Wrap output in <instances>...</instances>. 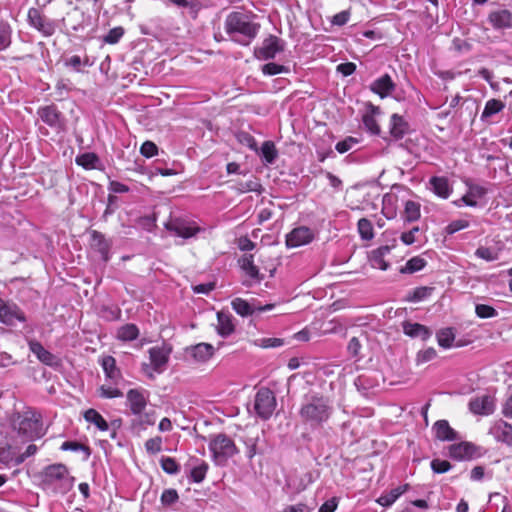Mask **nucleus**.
<instances>
[{
  "label": "nucleus",
  "instance_id": "f257e3e1",
  "mask_svg": "<svg viewBox=\"0 0 512 512\" xmlns=\"http://www.w3.org/2000/svg\"><path fill=\"white\" fill-rule=\"evenodd\" d=\"M253 12L233 11L225 19V32L231 40L243 45H249L258 35L261 25L255 22Z\"/></svg>",
  "mask_w": 512,
  "mask_h": 512
},
{
  "label": "nucleus",
  "instance_id": "f03ea898",
  "mask_svg": "<svg viewBox=\"0 0 512 512\" xmlns=\"http://www.w3.org/2000/svg\"><path fill=\"white\" fill-rule=\"evenodd\" d=\"M333 413L329 398L319 394L305 395L299 410L301 420L312 427L327 422Z\"/></svg>",
  "mask_w": 512,
  "mask_h": 512
},
{
  "label": "nucleus",
  "instance_id": "7ed1b4c3",
  "mask_svg": "<svg viewBox=\"0 0 512 512\" xmlns=\"http://www.w3.org/2000/svg\"><path fill=\"white\" fill-rule=\"evenodd\" d=\"M127 404L130 411L136 418L132 419L131 427L133 429H145L148 425H154V413L144 412L147 406V397L139 389H130L127 394Z\"/></svg>",
  "mask_w": 512,
  "mask_h": 512
},
{
  "label": "nucleus",
  "instance_id": "20e7f679",
  "mask_svg": "<svg viewBox=\"0 0 512 512\" xmlns=\"http://www.w3.org/2000/svg\"><path fill=\"white\" fill-rule=\"evenodd\" d=\"M13 425L18 435L28 440L41 438L46 432L43 428L41 413L34 409L18 413Z\"/></svg>",
  "mask_w": 512,
  "mask_h": 512
},
{
  "label": "nucleus",
  "instance_id": "39448f33",
  "mask_svg": "<svg viewBox=\"0 0 512 512\" xmlns=\"http://www.w3.org/2000/svg\"><path fill=\"white\" fill-rule=\"evenodd\" d=\"M42 482L46 486L54 487L57 492L65 494L72 489L74 477L69 474L64 464L57 463L45 467L42 472Z\"/></svg>",
  "mask_w": 512,
  "mask_h": 512
},
{
  "label": "nucleus",
  "instance_id": "423d86ee",
  "mask_svg": "<svg viewBox=\"0 0 512 512\" xmlns=\"http://www.w3.org/2000/svg\"><path fill=\"white\" fill-rule=\"evenodd\" d=\"M208 447L213 461L219 466L226 465L228 459L239 452L234 441L224 433L212 435Z\"/></svg>",
  "mask_w": 512,
  "mask_h": 512
},
{
  "label": "nucleus",
  "instance_id": "0eeeda50",
  "mask_svg": "<svg viewBox=\"0 0 512 512\" xmlns=\"http://www.w3.org/2000/svg\"><path fill=\"white\" fill-rule=\"evenodd\" d=\"M276 408V398L269 388H261L255 395L254 409L257 415L268 420Z\"/></svg>",
  "mask_w": 512,
  "mask_h": 512
},
{
  "label": "nucleus",
  "instance_id": "6e6552de",
  "mask_svg": "<svg viewBox=\"0 0 512 512\" xmlns=\"http://www.w3.org/2000/svg\"><path fill=\"white\" fill-rule=\"evenodd\" d=\"M28 23L44 37L52 36L56 31V23L38 8H30L27 14Z\"/></svg>",
  "mask_w": 512,
  "mask_h": 512
},
{
  "label": "nucleus",
  "instance_id": "1a4fd4ad",
  "mask_svg": "<svg viewBox=\"0 0 512 512\" xmlns=\"http://www.w3.org/2000/svg\"><path fill=\"white\" fill-rule=\"evenodd\" d=\"M40 119L51 127L55 132L59 133L65 129V119L62 112L55 104L40 107L37 111Z\"/></svg>",
  "mask_w": 512,
  "mask_h": 512
},
{
  "label": "nucleus",
  "instance_id": "9d476101",
  "mask_svg": "<svg viewBox=\"0 0 512 512\" xmlns=\"http://www.w3.org/2000/svg\"><path fill=\"white\" fill-rule=\"evenodd\" d=\"M17 321L26 322L23 310L16 303L0 298V322L8 326H14Z\"/></svg>",
  "mask_w": 512,
  "mask_h": 512
},
{
  "label": "nucleus",
  "instance_id": "9b49d317",
  "mask_svg": "<svg viewBox=\"0 0 512 512\" xmlns=\"http://www.w3.org/2000/svg\"><path fill=\"white\" fill-rule=\"evenodd\" d=\"M284 50V45L277 36L269 35L266 37L262 46L255 49V56L261 60H269L275 58V56Z\"/></svg>",
  "mask_w": 512,
  "mask_h": 512
},
{
  "label": "nucleus",
  "instance_id": "f8f14e48",
  "mask_svg": "<svg viewBox=\"0 0 512 512\" xmlns=\"http://www.w3.org/2000/svg\"><path fill=\"white\" fill-rule=\"evenodd\" d=\"M314 238V232L308 226H296L286 235V245L289 248L308 244Z\"/></svg>",
  "mask_w": 512,
  "mask_h": 512
},
{
  "label": "nucleus",
  "instance_id": "ddd939ff",
  "mask_svg": "<svg viewBox=\"0 0 512 512\" xmlns=\"http://www.w3.org/2000/svg\"><path fill=\"white\" fill-rule=\"evenodd\" d=\"M62 23L68 33L82 30L85 27V13L78 6H75L66 13Z\"/></svg>",
  "mask_w": 512,
  "mask_h": 512
},
{
  "label": "nucleus",
  "instance_id": "4468645a",
  "mask_svg": "<svg viewBox=\"0 0 512 512\" xmlns=\"http://www.w3.org/2000/svg\"><path fill=\"white\" fill-rule=\"evenodd\" d=\"M488 22L496 30L512 28V12L505 8L493 10L488 15Z\"/></svg>",
  "mask_w": 512,
  "mask_h": 512
},
{
  "label": "nucleus",
  "instance_id": "2eb2a0df",
  "mask_svg": "<svg viewBox=\"0 0 512 512\" xmlns=\"http://www.w3.org/2000/svg\"><path fill=\"white\" fill-rule=\"evenodd\" d=\"M478 448L469 442H461L459 444H452L449 447V455L453 459L464 460L472 459L479 456L477 453Z\"/></svg>",
  "mask_w": 512,
  "mask_h": 512
},
{
  "label": "nucleus",
  "instance_id": "dca6fc26",
  "mask_svg": "<svg viewBox=\"0 0 512 512\" xmlns=\"http://www.w3.org/2000/svg\"><path fill=\"white\" fill-rule=\"evenodd\" d=\"M170 353L171 348L165 346L149 349L150 362L156 372L161 373L165 369Z\"/></svg>",
  "mask_w": 512,
  "mask_h": 512
},
{
  "label": "nucleus",
  "instance_id": "f3484780",
  "mask_svg": "<svg viewBox=\"0 0 512 512\" xmlns=\"http://www.w3.org/2000/svg\"><path fill=\"white\" fill-rule=\"evenodd\" d=\"M90 246L101 255L104 262L109 261L111 242L106 239L103 234L95 230L91 231Z\"/></svg>",
  "mask_w": 512,
  "mask_h": 512
},
{
  "label": "nucleus",
  "instance_id": "a211bd4d",
  "mask_svg": "<svg viewBox=\"0 0 512 512\" xmlns=\"http://www.w3.org/2000/svg\"><path fill=\"white\" fill-rule=\"evenodd\" d=\"M29 349L43 364L50 367H56L59 365L57 357L46 350L40 342L36 340L29 341Z\"/></svg>",
  "mask_w": 512,
  "mask_h": 512
},
{
  "label": "nucleus",
  "instance_id": "6ab92c4d",
  "mask_svg": "<svg viewBox=\"0 0 512 512\" xmlns=\"http://www.w3.org/2000/svg\"><path fill=\"white\" fill-rule=\"evenodd\" d=\"M233 310L240 316L246 317L252 315L257 311H268L274 308V304H267L265 306L254 307L249 302L242 298H235L231 302Z\"/></svg>",
  "mask_w": 512,
  "mask_h": 512
},
{
  "label": "nucleus",
  "instance_id": "aec40b11",
  "mask_svg": "<svg viewBox=\"0 0 512 512\" xmlns=\"http://www.w3.org/2000/svg\"><path fill=\"white\" fill-rule=\"evenodd\" d=\"M394 89L395 84L389 74L382 75L374 80L370 85V90L381 98H385L390 95Z\"/></svg>",
  "mask_w": 512,
  "mask_h": 512
},
{
  "label": "nucleus",
  "instance_id": "412c9836",
  "mask_svg": "<svg viewBox=\"0 0 512 512\" xmlns=\"http://www.w3.org/2000/svg\"><path fill=\"white\" fill-rule=\"evenodd\" d=\"M489 433L498 441L508 445L512 444V425L499 420L493 424Z\"/></svg>",
  "mask_w": 512,
  "mask_h": 512
},
{
  "label": "nucleus",
  "instance_id": "4be33fe9",
  "mask_svg": "<svg viewBox=\"0 0 512 512\" xmlns=\"http://www.w3.org/2000/svg\"><path fill=\"white\" fill-rule=\"evenodd\" d=\"M392 246L384 245L381 246L369 254V263L372 268L386 271L389 268V263L385 260V257L390 253Z\"/></svg>",
  "mask_w": 512,
  "mask_h": 512
},
{
  "label": "nucleus",
  "instance_id": "5701e85b",
  "mask_svg": "<svg viewBox=\"0 0 512 512\" xmlns=\"http://www.w3.org/2000/svg\"><path fill=\"white\" fill-rule=\"evenodd\" d=\"M238 264L240 268L249 276L252 280L260 282L264 279V274L260 272L259 268L254 264V255L245 254L239 260Z\"/></svg>",
  "mask_w": 512,
  "mask_h": 512
},
{
  "label": "nucleus",
  "instance_id": "b1692460",
  "mask_svg": "<svg viewBox=\"0 0 512 512\" xmlns=\"http://www.w3.org/2000/svg\"><path fill=\"white\" fill-rule=\"evenodd\" d=\"M409 131L408 122L400 115L394 113L390 118L389 133L395 140L402 139Z\"/></svg>",
  "mask_w": 512,
  "mask_h": 512
},
{
  "label": "nucleus",
  "instance_id": "393cba45",
  "mask_svg": "<svg viewBox=\"0 0 512 512\" xmlns=\"http://www.w3.org/2000/svg\"><path fill=\"white\" fill-rule=\"evenodd\" d=\"M432 191L440 198L447 199L451 195L453 188L445 176H433L429 180Z\"/></svg>",
  "mask_w": 512,
  "mask_h": 512
},
{
  "label": "nucleus",
  "instance_id": "a878e982",
  "mask_svg": "<svg viewBox=\"0 0 512 512\" xmlns=\"http://www.w3.org/2000/svg\"><path fill=\"white\" fill-rule=\"evenodd\" d=\"M469 409L474 414L487 415L493 412L494 403L490 396L474 398L469 403Z\"/></svg>",
  "mask_w": 512,
  "mask_h": 512
},
{
  "label": "nucleus",
  "instance_id": "bb28decb",
  "mask_svg": "<svg viewBox=\"0 0 512 512\" xmlns=\"http://www.w3.org/2000/svg\"><path fill=\"white\" fill-rule=\"evenodd\" d=\"M435 436L440 441H454L458 439L457 432L450 427L447 420H438L433 425Z\"/></svg>",
  "mask_w": 512,
  "mask_h": 512
},
{
  "label": "nucleus",
  "instance_id": "cd10ccee",
  "mask_svg": "<svg viewBox=\"0 0 512 512\" xmlns=\"http://www.w3.org/2000/svg\"><path fill=\"white\" fill-rule=\"evenodd\" d=\"M188 351L195 361L206 362L214 355L215 349L211 344L203 342L191 346Z\"/></svg>",
  "mask_w": 512,
  "mask_h": 512
},
{
  "label": "nucleus",
  "instance_id": "c85d7f7f",
  "mask_svg": "<svg viewBox=\"0 0 512 512\" xmlns=\"http://www.w3.org/2000/svg\"><path fill=\"white\" fill-rule=\"evenodd\" d=\"M403 331L412 338H421L422 340H427L432 335L428 327L419 323L404 322Z\"/></svg>",
  "mask_w": 512,
  "mask_h": 512
},
{
  "label": "nucleus",
  "instance_id": "c756f323",
  "mask_svg": "<svg viewBox=\"0 0 512 512\" xmlns=\"http://www.w3.org/2000/svg\"><path fill=\"white\" fill-rule=\"evenodd\" d=\"M218 326L217 331L222 337H227L234 332L233 316L225 311L217 313Z\"/></svg>",
  "mask_w": 512,
  "mask_h": 512
},
{
  "label": "nucleus",
  "instance_id": "7c9ffc66",
  "mask_svg": "<svg viewBox=\"0 0 512 512\" xmlns=\"http://www.w3.org/2000/svg\"><path fill=\"white\" fill-rule=\"evenodd\" d=\"M487 193V190L479 185H469L468 192L460 199L467 206H476L477 200L482 198Z\"/></svg>",
  "mask_w": 512,
  "mask_h": 512
},
{
  "label": "nucleus",
  "instance_id": "2f4dec72",
  "mask_svg": "<svg viewBox=\"0 0 512 512\" xmlns=\"http://www.w3.org/2000/svg\"><path fill=\"white\" fill-rule=\"evenodd\" d=\"M409 489L408 484H404L398 486L394 489H391L388 493L381 495L377 499V503L381 506H391L402 494H404Z\"/></svg>",
  "mask_w": 512,
  "mask_h": 512
},
{
  "label": "nucleus",
  "instance_id": "473e14b6",
  "mask_svg": "<svg viewBox=\"0 0 512 512\" xmlns=\"http://www.w3.org/2000/svg\"><path fill=\"white\" fill-rule=\"evenodd\" d=\"M170 236L181 237L187 239L195 236L199 231V226H165Z\"/></svg>",
  "mask_w": 512,
  "mask_h": 512
},
{
  "label": "nucleus",
  "instance_id": "72a5a7b5",
  "mask_svg": "<svg viewBox=\"0 0 512 512\" xmlns=\"http://www.w3.org/2000/svg\"><path fill=\"white\" fill-rule=\"evenodd\" d=\"M84 419L87 422L94 424L101 431H107L109 429V424L107 423V421L102 417V415L98 411H96L93 408H90L85 411Z\"/></svg>",
  "mask_w": 512,
  "mask_h": 512
},
{
  "label": "nucleus",
  "instance_id": "f704fd0d",
  "mask_svg": "<svg viewBox=\"0 0 512 512\" xmlns=\"http://www.w3.org/2000/svg\"><path fill=\"white\" fill-rule=\"evenodd\" d=\"M379 107L371 106V112L363 116V123L365 127L374 135H379L381 132L380 126L375 118V114L379 113Z\"/></svg>",
  "mask_w": 512,
  "mask_h": 512
},
{
  "label": "nucleus",
  "instance_id": "c9c22d12",
  "mask_svg": "<svg viewBox=\"0 0 512 512\" xmlns=\"http://www.w3.org/2000/svg\"><path fill=\"white\" fill-rule=\"evenodd\" d=\"M421 205L418 202L409 200L405 203L404 211H403V217L405 221L408 222H414L420 219L421 212H420Z\"/></svg>",
  "mask_w": 512,
  "mask_h": 512
},
{
  "label": "nucleus",
  "instance_id": "e433bc0d",
  "mask_svg": "<svg viewBox=\"0 0 512 512\" xmlns=\"http://www.w3.org/2000/svg\"><path fill=\"white\" fill-rule=\"evenodd\" d=\"M139 336V329L135 324H125L117 331V338L121 341H132Z\"/></svg>",
  "mask_w": 512,
  "mask_h": 512
},
{
  "label": "nucleus",
  "instance_id": "4c0bfd02",
  "mask_svg": "<svg viewBox=\"0 0 512 512\" xmlns=\"http://www.w3.org/2000/svg\"><path fill=\"white\" fill-rule=\"evenodd\" d=\"M102 368L105 372V375L112 379L116 380L120 376V371L116 367V361L112 356H106L102 359L101 362Z\"/></svg>",
  "mask_w": 512,
  "mask_h": 512
},
{
  "label": "nucleus",
  "instance_id": "58836bf2",
  "mask_svg": "<svg viewBox=\"0 0 512 512\" xmlns=\"http://www.w3.org/2000/svg\"><path fill=\"white\" fill-rule=\"evenodd\" d=\"M426 266L425 259L416 256L407 261L405 266L401 267L400 273L402 274H413L422 270Z\"/></svg>",
  "mask_w": 512,
  "mask_h": 512
},
{
  "label": "nucleus",
  "instance_id": "ea45409f",
  "mask_svg": "<svg viewBox=\"0 0 512 512\" xmlns=\"http://www.w3.org/2000/svg\"><path fill=\"white\" fill-rule=\"evenodd\" d=\"M261 154L267 164H272L278 156V151L272 141H265L261 147Z\"/></svg>",
  "mask_w": 512,
  "mask_h": 512
},
{
  "label": "nucleus",
  "instance_id": "a19ab883",
  "mask_svg": "<svg viewBox=\"0 0 512 512\" xmlns=\"http://www.w3.org/2000/svg\"><path fill=\"white\" fill-rule=\"evenodd\" d=\"M439 346L443 348H450L455 339V334L452 328H444L436 334Z\"/></svg>",
  "mask_w": 512,
  "mask_h": 512
},
{
  "label": "nucleus",
  "instance_id": "79ce46f5",
  "mask_svg": "<svg viewBox=\"0 0 512 512\" xmlns=\"http://www.w3.org/2000/svg\"><path fill=\"white\" fill-rule=\"evenodd\" d=\"M12 30L10 25L0 20V51L7 49L11 45Z\"/></svg>",
  "mask_w": 512,
  "mask_h": 512
},
{
  "label": "nucleus",
  "instance_id": "37998d69",
  "mask_svg": "<svg viewBox=\"0 0 512 512\" xmlns=\"http://www.w3.org/2000/svg\"><path fill=\"white\" fill-rule=\"evenodd\" d=\"M195 461H199L200 463L192 468L190 478L195 483H201L205 479L208 470V464L205 461L199 459H195Z\"/></svg>",
  "mask_w": 512,
  "mask_h": 512
},
{
  "label": "nucleus",
  "instance_id": "c03bdc74",
  "mask_svg": "<svg viewBox=\"0 0 512 512\" xmlns=\"http://www.w3.org/2000/svg\"><path fill=\"white\" fill-rule=\"evenodd\" d=\"M505 105L501 100L498 99H490L486 102L484 107L482 117H490L494 114L501 112L504 109Z\"/></svg>",
  "mask_w": 512,
  "mask_h": 512
},
{
  "label": "nucleus",
  "instance_id": "a18cd8bd",
  "mask_svg": "<svg viewBox=\"0 0 512 512\" xmlns=\"http://www.w3.org/2000/svg\"><path fill=\"white\" fill-rule=\"evenodd\" d=\"M433 288L430 287H417L413 291H411L406 300L409 302H420L431 295Z\"/></svg>",
  "mask_w": 512,
  "mask_h": 512
},
{
  "label": "nucleus",
  "instance_id": "49530a36",
  "mask_svg": "<svg viewBox=\"0 0 512 512\" xmlns=\"http://www.w3.org/2000/svg\"><path fill=\"white\" fill-rule=\"evenodd\" d=\"M161 468L170 475H175L180 471V466L172 457L163 456L160 459Z\"/></svg>",
  "mask_w": 512,
  "mask_h": 512
},
{
  "label": "nucleus",
  "instance_id": "de8ad7c7",
  "mask_svg": "<svg viewBox=\"0 0 512 512\" xmlns=\"http://www.w3.org/2000/svg\"><path fill=\"white\" fill-rule=\"evenodd\" d=\"M258 441H259V435H256L254 437H248L244 443L247 448L246 455L249 459H252L256 454H262L263 451H261L258 448Z\"/></svg>",
  "mask_w": 512,
  "mask_h": 512
},
{
  "label": "nucleus",
  "instance_id": "09e8293b",
  "mask_svg": "<svg viewBox=\"0 0 512 512\" xmlns=\"http://www.w3.org/2000/svg\"><path fill=\"white\" fill-rule=\"evenodd\" d=\"M98 161L97 156L94 153H84L76 158V163L86 169L95 167V163Z\"/></svg>",
  "mask_w": 512,
  "mask_h": 512
},
{
  "label": "nucleus",
  "instance_id": "8fccbe9b",
  "mask_svg": "<svg viewBox=\"0 0 512 512\" xmlns=\"http://www.w3.org/2000/svg\"><path fill=\"white\" fill-rule=\"evenodd\" d=\"M475 313L481 319L493 318L498 315L496 309L486 304H477L475 307Z\"/></svg>",
  "mask_w": 512,
  "mask_h": 512
},
{
  "label": "nucleus",
  "instance_id": "3c124183",
  "mask_svg": "<svg viewBox=\"0 0 512 512\" xmlns=\"http://www.w3.org/2000/svg\"><path fill=\"white\" fill-rule=\"evenodd\" d=\"M262 72L265 75L274 76L280 73L288 72V68L274 62H269L262 66Z\"/></svg>",
  "mask_w": 512,
  "mask_h": 512
},
{
  "label": "nucleus",
  "instance_id": "603ef678",
  "mask_svg": "<svg viewBox=\"0 0 512 512\" xmlns=\"http://www.w3.org/2000/svg\"><path fill=\"white\" fill-rule=\"evenodd\" d=\"M362 348V344L358 337H352L347 345V351L349 355L357 360L361 359L360 350Z\"/></svg>",
  "mask_w": 512,
  "mask_h": 512
},
{
  "label": "nucleus",
  "instance_id": "864d4df0",
  "mask_svg": "<svg viewBox=\"0 0 512 512\" xmlns=\"http://www.w3.org/2000/svg\"><path fill=\"white\" fill-rule=\"evenodd\" d=\"M140 153L146 158H151L158 154V147L154 142L147 140L142 143Z\"/></svg>",
  "mask_w": 512,
  "mask_h": 512
},
{
  "label": "nucleus",
  "instance_id": "5fc2aeb1",
  "mask_svg": "<svg viewBox=\"0 0 512 512\" xmlns=\"http://www.w3.org/2000/svg\"><path fill=\"white\" fill-rule=\"evenodd\" d=\"M475 255L478 258H481L488 262L495 261L498 259V254L495 251H493L492 249H490L488 247H484V246H480L479 248H477V250L475 251Z\"/></svg>",
  "mask_w": 512,
  "mask_h": 512
},
{
  "label": "nucleus",
  "instance_id": "6e6d98bb",
  "mask_svg": "<svg viewBox=\"0 0 512 512\" xmlns=\"http://www.w3.org/2000/svg\"><path fill=\"white\" fill-rule=\"evenodd\" d=\"M146 451L150 454H156L162 450V438L159 436L148 439L145 442Z\"/></svg>",
  "mask_w": 512,
  "mask_h": 512
},
{
  "label": "nucleus",
  "instance_id": "4d7b16f0",
  "mask_svg": "<svg viewBox=\"0 0 512 512\" xmlns=\"http://www.w3.org/2000/svg\"><path fill=\"white\" fill-rule=\"evenodd\" d=\"M431 469L434 473L442 474L451 469V464L447 460L433 459L430 463Z\"/></svg>",
  "mask_w": 512,
  "mask_h": 512
},
{
  "label": "nucleus",
  "instance_id": "13d9d810",
  "mask_svg": "<svg viewBox=\"0 0 512 512\" xmlns=\"http://www.w3.org/2000/svg\"><path fill=\"white\" fill-rule=\"evenodd\" d=\"M124 35L122 27H115L109 30L108 34L104 37V41L108 44H116Z\"/></svg>",
  "mask_w": 512,
  "mask_h": 512
},
{
  "label": "nucleus",
  "instance_id": "bf43d9fd",
  "mask_svg": "<svg viewBox=\"0 0 512 512\" xmlns=\"http://www.w3.org/2000/svg\"><path fill=\"white\" fill-rule=\"evenodd\" d=\"M178 499L179 496L175 489H166L161 495V502L166 506L174 504Z\"/></svg>",
  "mask_w": 512,
  "mask_h": 512
},
{
  "label": "nucleus",
  "instance_id": "052dcab7",
  "mask_svg": "<svg viewBox=\"0 0 512 512\" xmlns=\"http://www.w3.org/2000/svg\"><path fill=\"white\" fill-rule=\"evenodd\" d=\"M437 353L436 350L432 347H429L425 350L419 351L417 353L416 361L417 364L425 363L428 361H431L436 357Z\"/></svg>",
  "mask_w": 512,
  "mask_h": 512
},
{
  "label": "nucleus",
  "instance_id": "680f3d73",
  "mask_svg": "<svg viewBox=\"0 0 512 512\" xmlns=\"http://www.w3.org/2000/svg\"><path fill=\"white\" fill-rule=\"evenodd\" d=\"M61 450L63 451H74V452H77V451H80V450H83L87 453V455L90 454L89 452V448L79 442H76V441H65L63 442V444L61 445Z\"/></svg>",
  "mask_w": 512,
  "mask_h": 512
},
{
  "label": "nucleus",
  "instance_id": "e2e57ef3",
  "mask_svg": "<svg viewBox=\"0 0 512 512\" xmlns=\"http://www.w3.org/2000/svg\"><path fill=\"white\" fill-rule=\"evenodd\" d=\"M240 186H241L240 191L242 193L250 192V191L260 193L262 190V185L259 183V181L256 178L246 181L245 183H241Z\"/></svg>",
  "mask_w": 512,
  "mask_h": 512
},
{
  "label": "nucleus",
  "instance_id": "0e129e2a",
  "mask_svg": "<svg viewBox=\"0 0 512 512\" xmlns=\"http://www.w3.org/2000/svg\"><path fill=\"white\" fill-rule=\"evenodd\" d=\"M99 390H100V396L102 398L111 399V398L122 397V395H123V393L119 389L107 387L105 385H102Z\"/></svg>",
  "mask_w": 512,
  "mask_h": 512
},
{
  "label": "nucleus",
  "instance_id": "69168bd1",
  "mask_svg": "<svg viewBox=\"0 0 512 512\" xmlns=\"http://www.w3.org/2000/svg\"><path fill=\"white\" fill-rule=\"evenodd\" d=\"M349 18H350L349 10L341 11L333 16L332 24L337 25V26H343L349 21Z\"/></svg>",
  "mask_w": 512,
  "mask_h": 512
},
{
  "label": "nucleus",
  "instance_id": "338daca9",
  "mask_svg": "<svg viewBox=\"0 0 512 512\" xmlns=\"http://www.w3.org/2000/svg\"><path fill=\"white\" fill-rule=\"evenodd\" d=\"M354 143H356V140L354 138H352V137H348V138H346V139H344L342 141H339L336 144L335 149L339 153L343 154V153L349 151L351 149V147H352V144H354Z\"/></svg>",
  "mask_w": 512,
  "mask_h": 512
},
{
  "label": "nucleus",
  "instance_id": "774afa93",
  "mask_svg": "<svg viewBox=\"0 0 512 512\" xmlns=\"http://www.w3.org/2000/svg\"><path fill=\"white\" fill-rule=\"evenodd\" d=\"M13 461V453L10 446L0 447V463L8 465Z\"/></svg>",
  "mask_w": 512,
  "mask_h": 512
}]
</instances>
